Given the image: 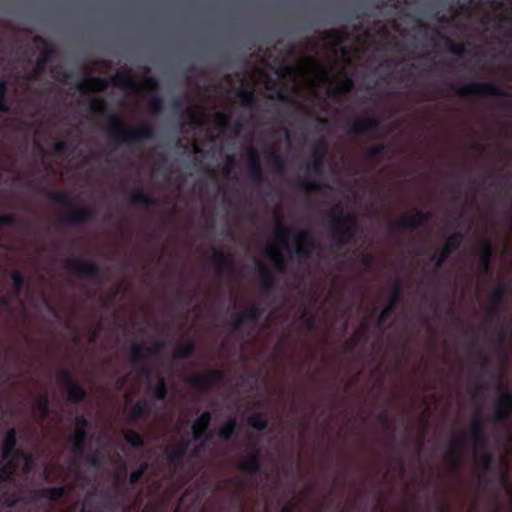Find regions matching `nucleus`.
<instances>
[{
	"instance_id": "nucleus-1",
	"label": "nucleus",
	"mask_w": 512,
	"mask_h": 512,
	"mask_svg": "<svg viewBox=\"0 0 512 512\" xmlns=\"http://www.w3.org/2000/svg\"><path fill=\"white\" fill-rule=\"evenodd\" d=\"M108 137L117 144L139 147L145 141L155 137V130L148 124L138 128H127L122 124L118 116L111 115L109 117Z\"/></svg>"
},
{
	"instance_id": "nucleus-2",
	"label": "nucleus",
	"mask_w": 512,
	"mask_h": 512,
	"mask_svg": "<svg viewBox=\"0 0 512 512\" xmlns=\"http://www.w3.org/2000/svg\"><path fill=\"white\" fill-rule=\"evenodd\" d=\"M110 82L114 87H123L134 91H144L153 94L149 102V108L152 113L159 114L163 111L164 101L163 98L156 94L159 89L158 80L155 77H149L145 80L143 85H140L135 77L128 71L118 72L110 78Z\"/></svg>"
},
{
	"instance_id": "nucleus-3",
	"label": "nucleus",
	"mask_w": 512,
	"mask_h": 512,
	"mask_svg": "<svg viewBox=\"0 0 512 512\" xmlns=\"http://www.w3.org/2000/svg\"><path fill=\"white\" fill-rule=\"evenodd\" d=\"M333 222L330 226V235L338 248L348 246L357 233V217L354 213H344L336 206L330 212Z\"/></svg>"
},
{
	"instance_id": "nucleus-4",
	"label": "nucleus",
	"mask_w": 512,
	"mask_h": 512,
	"mask_svg": "<svg viewBox=\"0 0 512 512\" xmlns=\"http://www.w3.org/2000/svg\"><path fill=\"white\" fill-rule=\"evenodd\" d=\"M274 234L280 240H286L289 237H294L297 240L294 251L289 252L292 256L295 255L299 262L307 260L311 255V250L319 246V243L311 237L308 231L297 230L279 221L275 226Z\"/></svg>"
},
{
	"instance_id": "nucleus-5",
	"label": "nucleus",
	"mask_w": 512,
	"mask_h": 512,
	"mask_svg": "<svg viewBox=\"0 0 512 512\" xmlns=\"http://www.w3.org/2000/svg\"><path fill=\"white\" fill-rule=\"evenodd\" d=\"M62 266L76 276L82 278H89L98 281L103 278L101 266L94 261L77 257H67L62 261Z\"/></svg>"
},
{
	"instance_id": "nucleus-6",
	"label": "nucleus",
	"mask_w": 512,
	"mask_h": 512,
	"mask_svg": "<svg viewBox=\"0 0 512 512\" xmlns=\"http://www.w3.org/2000/svg\"><path fill=\"white\" fill-rule=\"evenodd\" d=\"M459 95H480V96H496L509 97L510 94L500 85L492 82H471L466 85L453 87Z\"/></svg>"
},
{
	"instance_id": "nucleus-7",
	"label": "nucleus",
	"mask_w": 512,
	"mask_h": 512,
	"mask_svg": "<svg viewBox=\"0 0 512 512\" xmlns=\"http://www.w3.org/2000/svg\"><path fill=\"white\" fill-rule=\"evenodd\" d=\"M512 416V392L505 389L495 400L491 419L496 424L507 423Z\"/></svg>"
},
{
	"instance_id": "nucleus-8",
	"label": "nucleus",
	"mask_w": 512,
	"mask_h": 512,
	"mask_svg": "<svg viewBox=\"0 0 512 512\" xmlns=\"http://www.w3.org/2000/svg\"><path fill=\"white\" fill-rule=\"evenodd\" d=\"M463 240L464 235L461 232H454L448 236L439 253H432L430 255V260L435 263L436 269H439L444 265L449 256L460 247Z\"/></svg>"
},
{
	"instance_id": "nucleus-9",
	"label": "nucleus",
	"mask_w": 512,
	"mask_h": 512,
	"mask_svg": "<svg viewBox=\"0 0 512 512\" xmlns=\"http://www.w3.org/2000/svg\"><path fill=\"white\" fill-rule=\"evenodd\" d=\"M403 293V283L401 279H397L392 288L390 293L389 301L387 302V305L382 309L379 316L377 317V326L381 327L384 325V323L387 321V319L392 315L395 308L398 306V304L401 301Z\"/></svg>"
},
{
	"instance_id": "nucleus-10",
	"label": "nucleus",
	"mask_w": 512,
	"mask_h": 512,
	"mask_svg": "<svg viewBox=\"0 0 512 512\" xmlns=\"http://www.w3.org/2000/svg\"><path fill=\"white\" fill-rule=\"evenodd\" d=\"M246 159L247 175L249 179L256 186H261L265 182V178L257 149L254 147H250L246 151Z\"/></svg>"
},
{
	"instance_id": "nucleus-11",
	"label": "nucleus",
	"mask_w": 512,
	"mask_h": 512,
	"mask_svg": "<svg viewBox=\"0 0 512 512\" xmlns=\"http://www.w3.org/2000/svg\"><path fill=\"white\" fill-rule=\"evenodd\" d=\"M237 469L251 476L263 473L262 455L259 449H253L246 458L237 463Z\"/></svg>"
},
{
	"instance_id": "nucleus-12",
	"label": "nucleus",
	"mask_w": 512,
	"mask_h": 512,
	"mask_svg": "<svg viewBox=\"0 0 512 512\" xmlns=\"http://www.w3.org/2000/svg\"><path fill=\"white\" fill-rule=\"evenodd\" d=\"M485 425L479 414L472 419L469 432V440L476 449L485 450L488 445V437L484 432Z\"/></svg>"
},
{
	"instance_id": "nucleus-13",
	"label": "nucleus",
	"mask_w": 512,
	"mask_h": 512,
	"mask_svg": "<svg viewBox=\"0 0 512 512\" xmlns=\"http://www.w3.org/2000/svg\"><path fill=\"white\" fill-rule=\"evenodd\" d=\"M431 217V212H423L417 209L413 215L406 216L400 221L394 222L392 228L395 230L418 229L430 220Z\"/></svg>"
},
{
	"instance_id": "nucleus-14",
	"label": "nucleus",
	"mask_w": 512,
	"mask_h": 512,
	"mask_svg": "<svg viewBox=\"0 0 512 512\" xmlns=\"http://www.w3.org/2000/svg\"><path fill=\"white\" fill-rule=\"evenodd\" d=\"M212 421V414L209 411H204L192 424L193 439L196 441H209L211 435L209 427Z\"/></svg>"
},
{
	"instance_id": "nucleus-15",
	"label": "nucleus",
	"mask_w": 512,
	"mask_h": 512,
	"mask_svg": "<svg viewBox=\"0 0 512 512\" xmlns=\"http://www.w3.org/2000/svg\"><path fill=\"white\" fill-rule=\"evenodd\" d=\"M221 377L222 372L220 370H211L203 374L192 376L188 382L192 388L205 391L211 388Z\"/></svg>"
},
{
	"instance_id": "nucleus-16",
	"label": "nucleus",
	"mask_w": 512,
	"mask_h": 512,
	"mask_svg": "<svg viewBox=\"0 0 512 512\" xmlns=\"http://www.w3.org/2000/svg\"><path fill=\"white\" fill-rule=\"evenodd\" d=\"M145 359H147L145 347L137 343L133 344L130 349V362L133 366L139 367L141 375L150 382L151 371L145 364Z\"/></svg>"
},
{
	"instance_id": "nucleus-17",
	"label": "nucleus",
	"mask_w": 512,
	"mask_h": 512,
	"mask_svg": "<svg viewBox=\"0 0 512 512\" xmlns=\"http://www.w3.org/2000/svg\"><path fill=\"white\" fill-rule=\"evenodd\" d=\"M18 439H17V431L15 428H10L7 430L3 445H2V459H15L16 457H20L23 453L17 447Z\"/></svg>"
},
{
	"instance_id": "nucleus-18",
	"label": "nucleus",
	"mask_w": 512,
	"mask_h": 512,
	"mask_svg": "<svg viewBox=\"0 0 512 512\" xmlns=\"http://www.w3.org/2000/svg\"><path fill=\"white\" fill-rule=\"evenodd\" d=\"M255 270L258 274L261 290L265 293L272 291L275 287L276 277L273 270L260 261H256Z\"/></svg>"
},
{
	"instance_id": "nucleus-19",
	"label": "nucleus",
	"mask_w": 512,
	"mask_h": 512,
	"mask_svg": "<svg viewBox=\"0 0 512 512\" xmlns=\"http://www.w3.org/2000/svg\"><path fill=\"white\" fill-rule=\"evenodd\" d=\"M172 109L174 112H180L181 115H185L187 118V124L191 129H198L203 126V113L199 110L188 109L185 113L183 112V103L180 99H175L172 102Z\"/></svg>"
},
{
	"instance_id": "nucleus-20",
	"label": "nucleus",
	"mask_w": 512,
	"mask_h": 512,
	"mask_svg": "<svg viewBox=\"0 0 512 512\" xmlns=\"http://www.w3.org/2000/svg\"><path fill=\"white\" fill-rule=\"evenodd\" d=\"M465 439L463 436H457L453 439L447 452V459L450 466L458 470L461 467V455L465 449Z\"/></svg>"
},
{
	"instance_id": "nucleus-21",
	"label": "nucleus",
	"mask_w": 512,
	"mask_h": 512,
	"mask_svg": "<svg viewBox=\"0 0 512 512\" xmlns=\"http://www.w3.org/2000/svg\"><path fill=\"white\" fill-rule=\"evenodd\" d=\"M127 198L135 205L145 208H155L159 206V200L149 196L142 187H136L127 193Z\"/></svg>"
},
{
	"instance_id": "nucleus-22",
	"label": "nucleus",
	"mask_w": 512,
	"mask_h": 512,
	"mask_svg": "<svg viewBox=\"0 0 512 512\" xmlns=\"http://www.w3.org/2000/svg\"><path fill=\"white\" fill-rule=\"evenodd\" d=\"M95 213V209L91 207H77L65 216L64 222L66 224L88 223L94 220Z\"/></svg>"
},
{
	"instance_id": "nucleus-23",
	"label": "nucleus",
	"mask_w": 512,
	"mask_h": 512,
	"mask_svg": "<svg viewBox=\"0 0 512 512\" xmlns=\"http://www.w3.org/2000/svg\"><path fill=\"white\" fill-rule=\"evenodd\" d=\"M189 444V440L183 439L180 443L167 450L168 462L175 468L183 465V459L188 451Z\"/></svg>"
},
{
	"instance_id": "nucleus-24",
	"label": "nucleus",
	"mask_w": 512,
	"mask_h": 512,
	"mask_svg": "<svg viewBox=\"0 0 512 512\" xmlns=\"http://www.w3.org/2000/svg\"><path fill=\"white\" fill-rule=\"evenodd\" d=\"M493 246L489 239H484L479 249V266L485 274H489L492 268Z\"/></svg>"
},
{
	"instance_id": "nucleus-25",
	"label": "nucleus",
	"mask_w": 512,
	"mask_h": 512,
	"mask_svg": "<svg viewBox=\"0 0 512 512\" xmlns=\"http://www.w3.org/2000/svg\"><path fill=\"white\" fill-rule=\"evenodd\" d=\"M54 54L52 45L46 43L45 50L38 56L35 68L30 72V79H38Z\"/></svg>"
},
{
	"instance_id": "nucleus-26",
	"label": "nucleus",
	"mask_w": 512,
	"mask_h": 512,
	"mask_svg": "<svg viewBox=\"0 0 512 512\" xmlns=\"http://www.w3.org/2000/svg\"><path fill=\"white\" fill-rule=\"evenodd\" d=\"M66 491L67 489L65 486H57L35 490L32 494L34 499H47L55 502L61 499L65 495Z\"/></svg>"
},
{
	"instance_id": "nucleus-27",
	"label": "nucleus",
	"mask_w": 512,
	"mask_h": 512,
	"mask_svg": "<svg viewBox=\"0 0 512 512\" xmlns=\"http://www.w3.org/2000/svg\"><path fill=\"white\" fill-rule=\"evenodd\" d=\"M213 261L217 265V274L221 275L223 271H234L235 263L230 254L224 251L214 250Z\"/></svg>"
},
{
	"instance_id": "nucleus-28",
	"label": "nucleus",
	"mask_w": 512,
	"mask_h": 512,
	"mask_svg": "<svg viewBox=\"0 0 512 512\" xmlns=\"http://www.w3.org/2000/svg\"><path fill=\"white\" fill-rule=\"evenodd\" d=\"M108 83V79L100 76H94L86 80L79 81L76 84V88L82 93H87L93 89L104 90L107 88Z\"/></svg>"
},
{
	"instance_id": "nucleus-29",
	"label": "nucleus",
	"mask_w": 512,
	"mask_h": 512,
	"mask_svg": "<svg viewBox=\"0 0 512 512\" xmlns=\"http://www.w3.org/2000/svg\"><path fill=\"white\" fill-rule=\"evenodd\" d=\"M236 98L239 101L240 105L249 108L254 109L257 105V96L255 93V90L253 88H244L240 87L236 90Z\"/></svg>"
},
{
	"instance_id": "nucleus-30",
	"label": "nucleus",
	"mask_w": 512,
	"mask_h": 512,
	"mask_svg": "<svg viewBox=\"0 0 512 512\" xmlns=\"http://www.w3.org/2000/svg\"><path fill=\"white\" fill-rule=\"evenodd\" d=\"M87 439V431H73L69 440L72 444L71 450L74 455L84 456Z\"/></svg>"
},
{
	"instance_id": "nucleus-31",
	"label": "nucleus",
	"mask_w": 512,
	"mask_h": 512,
	"mask_svg": "<svg viewBox=\"0 0 512 512\" xmlns=\"http://www.w3.org/2000/svg\"><path fill=\"white\" fill-rule=\"evenodd\" d=\"M42 193H44L52 202L59 205L66 207H73L75 205L74 198L66 192L43 189Z\"/></svg>"
},
{
	"instance_id": "nucleus-32",
	"label": "nucleus",
	"mask_w": 512,
	"mask_h": 512,
	"mask_svg": "<svg viewBox=\"0 0 512 512\" xmlns=\"http://www.w3.org/2000/svg\"><path fill=\"white\" fill-rule=\"evenodd\" d=\"M3 461L5 463L0 467V491L2 490V484L10 481L18 469V463L15 459L8 458L3 459Z\"/></svg>"
},
{
	"instance_id": "nucleus-33",
	"label": "nucleus",
	"mask_w": 512,
	"mask_h": 512,
	"mask_svg": "<svg viewBox=\"0 0 512 512\" xmlns=\"http://www.w3.org/2000/svg\"><path fill=\"white\" fill-rule=\"evenodd\" d=\"M151 411L150 404L145 400L137 401L129 412V419L133 422L149 415Z\"/></svg>"
},
{
	"instance_id": "nucleus-34",
	"label": "nucleus",
	"mask_w": 512,
	"mask_h": 512,
	"mask_svg": "<svg viewBox=\"0 0 512 512\" xmlns=\"http://www.w3.org/2000/svg\"><path fill=\"white\" fill-rule=\"evenodd\" d=\"M268 164L271 167V169L278 174L285 173L287 169L286 158L276 151L269 152Z\"/></svg>"
},
{
	"instance_id": "nucleus-35",
	"label": "nucleus",
	"mask_w": 512,
	"mask_h": 512,
	"mask_svg": "<svg viewBox=\"0 0 512 512\" xmlns=\"http://www.w3.org/2000/svg\"><path fill=\"white\" fill-rule=\"evenodd\" d=\"M67 389V399L71 403H81L87 397V391L85 388L78 382L66 387Z\"/></svg>"
},
{
	"instance_id": "nucleus-36",
	"label": "nucleus",
	"mask_w": 512,
	"mask_h": 512,
	"mask_svg": "<svg viewBox=\"0 0 512 512\" xmlns=\"http://www.w3.org/2000/svg\"><path fill=\"white\" fill-rule=\"evenodd\" d=\"M434 34L443 39L445 42L446 47L448 48L449 52L456 56H462L464 55L467 50L466 46L463 43H456L454 40H452L450 37L445 36L442 34L439 30H435Z\"/></svg>"
},
{
	"instance_id": "nucleus-37",
	"label": "nucleus",
	"mask_w": 512,
	"mask_h": 512,
	"mask_svg": "<svg viewBox=\"0 0 512 512\" xmlns=\"http://www.w3.org/2000/svg\"><path fill=\"white\" fill-rule=\"evenodd\" d=\"M243 319L247 322L256 323L259 321L263 314L261 306L255 302L249 304L245 310L240 313Z\"/></svg>"
},
{
	"instance_id": "nucleus-38",
	"label": "nucleus",
	"mask_w": 512,
	"mask_h": 512,
	"mask_svg": "<svg viewBox=\"0 0 512 512\" xmlns=\"http://www.w3.org/2000/svg\"><path fill=\"white\" fill-rule=\"evenodd\" d=\"M306 168L309 174L322 176L324 174V158L321 155H311Z\"/></svg>"
},
{
	"instance_id": "nucleus-39",
	"label": "nucleus",
	"mask_w": 512,
	"mask_h": 512,
	"mask_svg": "<svg viewBox=\"0 0 512 512\" xmlns=\"http://www.w3.org/2000/svg\"><path fill=\"white\" fill-rule=\"evenodd\" d=\"M196 349L195 342L188 340L182 345L178 346L174 352L175 359L185 360L193 356Z\"/></svg>"
},
{
	"instance_id": "nucleus-40",
	"label": "nucleus",
	"mask_w": 512,
	"mask_h": 512,
	"mask_svg": "<svg viewBox=\"0 0 512 512\" xmlns=\"http://www.w3.org/2000/svg\"><path fill=\"white\" fill-rule=\"evenodd\" d=\"M168 395V385L163 376L158 377L156 384L152 387V397L157 401H163Z\"/></svg>"
},
{
	"instance_id": "nucleus-41",
	"label": "nucleus",
	"mask_w": 512,
	"mask_h": 512,
	"mask_svg": "<svg viewBox=\"0 0 512 512\" xmlns=\"http://www.w3.org/2000/svg\"><path fill=\"white\" fill-rule=\"evenodd\" d=\"M507 294V287L505 284H497L489 296V304H495L496 306H502L504 303L505 296Z\"/></svg>"
},
{
	"instance_id": "nucleus-42",
	"label": "nucleus",
	"mask_w": 512,
	"mask_h": 512,
	"mask_svg": "<svg viewBox=\"0 0 512 512\" xmlns=\"http://www.w3.org/2000/svg\"><path fill=\"white\" fill-rule=\"evenodd\" d=\"M237 428V421L235 419H231L225 425L218 429L217 435L219 438L223 440H230L235 436Z\"/></svg>"
},
{
	"instance_id": "nucleus-43",
	"label": "nucleus",
	"mask_w": 512,
	"mask_h": 512,
	"mask_svg": "<svg viewBox=\"0 0 512 512\" xmlns=\"http://www.w3.org/2000/svg\"><path fill=\"white\" fill-rule=\"evenodd\" d=\"M265 254L270 257L276 263V270L279 273L285 272V262L280 250L275 246H269Z\"/></svg>"
},
{
	"instance_id": "nucleus-44",
	"label": "nucleus",
	"mask_w": 512,
	"mask_h": 512,
	"mask_svg": "<svg viewBox=\"0 0 512 512\" xmlns=\"http://www.w3.org/2000/svg\"><path fill=\"white\" fill-rule=\"evenodd\" d=\"M248 424L258 431H264L268 426L266 416L260 412H255L248 417Z\"/></svg>"
},
{
	"instance_id": "nucleus-45",
	"label": "nucleus",
	"mask_w": 512,
	"mask_h": 512,
	"mask_svg": "<svg viewBox=\"0 0 512 512\" xmlns=\"http://www.w3.org/2000/svg\"><path fill=\"white\" fill-rule=\"evenodd\" d=\"M354 86L355 83L353 78L350 75L345 74L343 79L334 88V92L340 95H346L352 92Z\"/></svg>"
},
{
	"instance_id": "nucleus-46",
	"label": "nucleus",
	"mask_w": 512,
	"mask_h": 512,
	"mask_svg": "<svg viewBox=\"0 0 512 512\" xmlns=\"http://www.w3.org/2000/svg\"><path fill=\"white\" fill-rule=\"evenodd\" d=\"M347 133L350 135H365L368 134V130L363 118H358L354 122L348 125Z\"/></svg>"
},
{
	"instance_id": "nucleus-47",
	"label": "nucleus",
	"mask_w": 512,
	"mask_h": 512,
	"mask_svg": "<svg viewBox=\"0 0 512 512\" xmlns=\"http://www.w3.org/2000/svg\"><path fill=\"white\" fill-rule=\"evenodd\" d=\"M124 440L134 448H141L144 445V438L135 430H127L124 433Z\"/></svg>"
},
{
	"instance_id": "nucleus-48",
	"label": "nucleus",
	"mask_w": 512,
	"mask_h": 512,
	"mask_svg": "<svg viewBox=\"0 0 512 512\" xmlns=\"http://www.w3.org/2000/svg\"><path fill=\"white\" fill-rule=\"evenodd\" d=\"M22 500L23 499L17 493H10L5 491L0 497V504H2L5 508H13L18 503L22 502Z\"/></svg>"
},
{
	"instance_id": "nucleus-49",
	"label": "nucleus",
	"mask_w": 512,
	"mask_h": 512,
	"mask_svg": "<svg viewBox=\"0 0 512 512\" xmlns=\"http://www.w3.org/2000/svg\"><path fill=\"white\" fill-rule=\"evenodd\" d=\"M35 407L38 410L42 420H46L50 414V404L46 395L40 396L35 401Z\"/></svg>"
},
{
	"instance_id": "nucleus-50",
	"label": "nucleus",
	"mask_w": 512,
	"mask_h": 512,
	"mask_svg": "<svg viewBox=\"0 0 512 512\" xmlns=\"http://www.w3.org/2000/svg\"><path fill=\"white\" fill-rule=\"evenodd\" d=\"M11 280H12L13 286H14L13 287L14 295L16 297H18L21 294L23 287L25 285V277L20 270H14L11 273Z\"/></svg>"
},
{
	"instance_id": "nucleus-51",
	"label": "nucleus",
	"mask_w": 512,
	"mask_h": 512,
	"mask_svg": "<svg viewBox=\"0 0 512 512\" xmlns=\"http://www.w3.org/2000/svg\"><path fill=\"white\" fill-rule=\"evenodd\" d=\"M8 83L6 80H0V112L7 113L10 111V106L7 100Z\"/></svg>"
},
{
	"instance_id": "nucleus-52",
	"label": "nucleus",
	"mask_w": 512,
	"mask_h": 512,
	"mask_svg": "<svg viewBox=\"0 0 512 512\" xmlns=\"http://www.w3.org/2000/svg\"><path fill=\"white\" fill-rule=\"evenodd\" d=\"M387 145L380 143L374 146L368 147L365 150V155L370 159H379L384 156Z\"/></svg>"
},
{
	"instance_id": "nucleus-53",
	"label": "nucleus",
	"mask_w": 512,
	"mask_h": 512,
	"mask_svg": "<svg viewBox=\"0 0 512 512\" xmlns=\"http://www.w3.org/2000/svg\"><path fill=\"white\" fill-rule=\"evenodd\" d=\"M148 463L147 462H142L139 467L132 471L129 475V483L131 485H136L140 482V480L142 479L143 475L145 474V472L148 470Z\"/></svg>"
},
{
	"instance_id": "nucleus-54",
	"label": "nucleus",
	"mask_w": 512,
	"mask_h": 512,
	"mask_svg": "<svg viewBox=\"0 0 512 512\" xmlns=\"http://www.w3.org/2000/svg\"><path fill=\"white\" fill-rule=\"evenodd\" d=\"M87 464L95 469H100L103 465V455L99 451L87 453L85 455Z\"/></svg>"
},
{
	"instance_id": "nucleus-55",
	"label": "nucleus",
	"mask_w": 512,
	"mask_h": 512,
	"mask_svg": "<svg viewBox=\"0 0 512 512\" xmlns=\"http://www.w3.org/2000/svg\"><path fill=\"white\" fill-rule=\"evenodd\" d=\"M297 185L300 189L307 192H318L322 189V186L319 183L309 178L300 179Z\"/></svg>"
},
{
	"instance_id": "nucleus-56",
	"label": "nucleus",
	"mask_w": 512,
	"mask_h": 512,
	"mask_svg": "<svg viewBox=\"0 0 512 512\" xmlns=\"http://www.w3.org/2000/svg\"><path fill=\"white\" fill-rule=\"evenodd\" d=\"M90 110L97 115H103L106 113L107 105L103 98L95 101H91L89 105Z\"/></svg>"
},
{
	"instance_id": "nucleus-57",
	"label": "nucleus",
	"mask_w": 512,
	"mask_h": 512,
	"mask_svg": "<svg viewBox=\"0 0 512 512\" xmlns=\"http://www.w3.org/2000/svg\"><path fill=\"white\" fill-rule=\"evenodd\" d=\"M69 151V145L66 141H56L52 146V153L55 156H65Z\"/></svg>"
},
{
	"instance_id": "nucleus-58",
	"label": "nucleus",
	"mask_w": 512,
	"mask_h": 512,
	"mask_svg": "<svg viewBox=\"0 0 512 512\" xmlns=\"http://www.w3.org/2000/svg\"><path fill=\"white\" fill-rule=\"evenodd\" d=\"M328 152V143L325 139H319L315 142L313 147L312 155H321L322 158L325 157V155Z\"/></svg>"
},
{
	"instance_id": "nucleus-59",
	"label": "nucleus",
	"mask_w": 512,
	"mask_h": 512,
	"mask_svg": "<svg viewBox=\"0 0 512 512\" xmlns=\"http://www.w3.org/2000/svg\"><path fill=\"white\" fill-rule=\"evenodd\" d=\"M376 419L385 429H390L391 428L392 422H391V419H390L389 412H388L387 408H384L383 410H381L377 414Z\"/></svg>"
},
{
	"instance_id": "nucleus-60",
	"label": "nucleus",
	"mask_w": 512,
	"mask_h": 512,
	"mask_svg": "<svg viewBox=\"0 0 512 512\" xmlns=\"http://www.w3.org/2000/svg\"><path fill=\"white\" fill-rule=\"evenodd\" d=\"M368 333V329L366 324L360 326L359 329L355 331L353 337L351 338V346L354 347L360 340L366 339Z\"/></svg>"
},
{
	"instance_id": "nucleus-61",
	"label": "nucleus",
	"mask_w": 512,
	"mask_h": 512,
	"mask_svg": "<svg viewBox=\"0 0 512 512\" xmlns=\"http://www.w3.org/2000/svg\"><path fill=\"white\" fill-rule=\"evenodd\" d=\"M59 376H60L61 382L65 385V387H68L77 382L75 380L72 372L68 369H61Z\"/></svg>"
},
{
	"instance_id": "nucleus-62",
	"label": "nucleus",
	"mask_w": 512,
	"mask_h": 512,
	"mask_svg": "<svg viewBox=\"0 0 512 512\" xmlns=\"http://www.w3.org/2000/svg\"><path fill=\"white\" fill-rule=\"evenodd\" d=\"M164 347V342H157L153 346L145 347L146 358H156L160 350Z\"/></svg>"
},
{
	"instance_id": "nucleus-63",
	"label": "nucleus",
	"mask_w": 512,
	"mask_h": 512,
	"mask_svg": "<svg viewBox=\"0 0 512 512\" xmlns=\"http://www.w3.org/2000/svg\"><path fill=\"white\" fill-rule=\"evenodd\" d=\"M231 120V113L228 112H220L216 115V121L221 129H226Z\"/></svg>"
},
{
	"instance_id": "nucleus-64",
	"label": "nucleus",
	"mask_w": 512,
	"mask_h": 512,
	"mask_svg": "<svg viewBox=\"0 0 512 512\" xmlns=\"http://www.w3.org/2000/svg\"><path fill=\"white\" fill-rule=\"evenodd\" d=\"M246 323V321L243 319V317L241 316V314H237L233 319L232 321L229 322V331L231 333H234L236 331H238L242 325Z\"/></svg>"
}]
</instances>
